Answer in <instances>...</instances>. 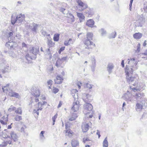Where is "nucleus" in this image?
Segmentation results:
<instances>
[{"label":"nucleus","instance_id":"nucleus-53","mask_svg":"<svg viewBox=\"0 0 147 147\" xmlns=\"http://www.w3.org/2000/svg\"><path fill=\"white\" fill-rule=\"evenodd\" d=\"M65 49V47H61L59 50V54H61V52L63 51Z\"/></svg>","mask_w":147,"mask_h":147},{"label":"nucleus","instance_id":"nucleus-45","mask_svg":"<svg viewBox=\"0 0 147 147\" xmlns=\"http://www.w3.org/2000/svg\"><path fill=\"white\" fill-rule=\"evenodd\" d=\"M22 47L23 50L24 49V48H25L26 49L25 50V51H27V45L24 42H22Z\"/></svg>","mask_w":147,"mask_h":147},{"label":"nucleus","instance_id":"nucleus-16","mask_svg":"<svg viewBox=\"0 0 147 147\" xmlns=\"http://www.w3.org/2000/svg\"><path fill=\"white\" fill-rule=\"evenodd\" d=\"M9 94L11 97L17 98H19L20 97V96L18 93L13 92L12 90H10L9 92Z\"/></svg>","mask_w":147,"mask_h":147},{"label":"nucleus","instance_id":"nucleus-60","mask_svg":"<svg viewBox=\"0 0 147 147\" xmlns=\"http://www.w3.org/2000/svg\"><path fill=\"white\" fill-rule=\"evenodd\" d=\"M3 86L2 88V89L4 92H6L8 90L9 88H8V87L4 88V89H3Z\"/></svg>","mask_w":147,"mask_h":147},{"label":"nucleus","instance_id":"nucleus-51","mask_svg":"<svg viewBox=\"0 0 147 147\" xmlns=\"http://www.w3.org/2000/svg\"><path fill=\"white\" fill-rule=\"evenodd\" d=\"M143 8L144 11L147 13V2L144 4Z\"/></svg>","mask_w":147,"mask_h":147},{"label":"nucleus","instance_id":"nucleus-36","mask_svg":"<svg viewBox=\"0 0 147 147\" xmlns=\"http://www.w3.org/2000/svg\"><path fill=\"white\" fill-rule=\"evenodd\" d=\"M67 16L70 19L71 22H73L74 21V17L72 14L69 13L67 15Z\"/></svg>","mask_w":147,"mask_h":147},{"label":"nucleus","instance_id":"nucleus-56","mask_svg":"<svg viewBox=\"0 0 147 147\" xmlns=\"http://www.w3.org/2000/svg\"><path fill=\"white\" fill-rule=\"evenodd\" d=\"M44 132H45L44 131H42L40 134V136L41 138L42 139H43V137H44L43 134L44 133Z\"/></svg>","mask_w":147,"mask_h":147},{"label":"nucleus","instance_id":"nucleus-55","mask_svg":"<svg viewBox=\"0 0 147 147\" xmlns=\"http://www.w3.org/2000/svg\"><path fill=\"white\" fill-rule=\"evenodd\" d=\"M67 56L65 57H64L60 58L61 60L62 61L63 63L64 61H65L67 60Z\"/></svg>","mask_w":147,"mask_h":147},{"label":"nucleus","instance_id":"nucleus-20","mask_svg":"<svg viewBox=\"0 0 147 147\" xmlns=\"http://www.w3.org/2000/svg\"><path fill=\"white\" fill-rule=\"evenodd\" d=\"M144 96V94L143 93H138L136 94L135 98L138 101H140V100Z\"/></svg>","mask_w":147,"mask_h":147},{"label":"nucleus","instance_id":"nucleus-25","mask_svg":"<svg viewBox=\"0 0 147 147\" xmlns=\"http://www.w3.org/2000/svg\"><path fill=\"white\" fill-rule=\"evenodd\" d=\"M11 141L10 140L5 141L2 144L0 145V147H5L8 144H11Z\"/></svg>","mask_w":147,"mask_h":147},{"label":"nucleus","instance_id":"nucleus-11","mask_svg":"<svg viewBox=\"0 0 147 147\" xmlns=\"http://www.w3.org/2000/svg\"><path fill=\"white\" fill-rule=\"evenodd\" d=\"M39 26V24H36L33 22L30 24V25H29V28L32 32L36 33L37 28Z\"/></svg>","mask_w":147,"mask_h":147},{"label":"nucleus","instance_id":"nucleus-15","mask_svg":"<svg viewBox=\"0 0 147 147\" xmlns=\"http://www.w3.org/2000/svg\"><path fill=\"white\" fill-rule=\"evenodd\" d=\"M92 64L91 65V68L92 71L94 72L95 71V68L96 66L95 59L94 58H92L91 60Z\"/></svg>","mask_w":147,"mask_h":147},{"label":"nucleus","instance_id":"nucleus-52","mask_svg":"<svg viewBox=\"0 0 147 147\" xmlns=\"http://www.w3.org/2000/svg\"><path fill=\"white\" fill-rule=\"evenodd\" d=\"M56 79L59 81H62L63 80V78L60 76H57Z\"/></svg>","mask_w":147,"mask_h":147},{"label":"nucleus","instance_id":"nucleus-12","mask_svg":"<svg viewBox=\"0 0 147 147\" xmlns=\"http://www.w3.org/2000/svg\"><path fill=\"white\" fill-rule=\"evenodd\" d=\"M25 15L24 14H20L17 16V23H22L24 20Z\"/></svg>","mask_w":147,"mask_h":147},{"label":"nucleus","instance_id":"nucleus-7","mask_svg":"<svg viewBox=\"0 0 147 147\" xmlns=\"http://www.w3.org/2000/svg\"><path fill=\"white\" fill-rule=\"evenodd\" d=\"M75 101L73 103V106L71 107V110L74 112L78 111L80 106V102L77 100Z\"/></svg>","mask_w":147,"mask_h":147},{"label":"nucleus","instance_id":"nucleus-9","mask_svg":"<svg viewBox=\"0 0 147 147\" xmlns=\"http://www.w3.org/2000/svg\"><path fill=\"white\" fill-rule=\"evenodd\" d=\"M6 46L9 48L10 47L11 50H13L16 46V43L13 41L9 40L6 44Z\"/></svg>","mask_w":147,"mask_h":147},{"label":"nucleus","instance_id":"nucleus-10","mask_svg":"<svg viewBox=\"0 0 147 147\" xmlns=\"http://www.w3.org/2000/svg\"><path fill=\"white\" fill-rule=\"evenodd\" d=\"M132 94L129 93L128 91L122 97V98L125 100L131 101Z\"/></svg>","mask_w":147,"mask_h":147},{"label":"nucleus","instance_id":"nucleus-49","mask_svg":"<svg viewBox=\"0 0 147 147\" xmlns=\"http://www.w3.org/2000/svg\"><path fill=\"white\" fill-rule=\"evenodd\" d=\"M132 90H133L134 92L136 91H139L140 90V88H138L137 87H133L131 88Z\"/></svg>","mask_w":147,"mask_h":147},{"label":"nucleus","instance_id":"nucleus-14","mask_svg":"<svg viewBox=\"0 0 147 147\" xmlns=\"http://www.w3.org/2000/svg\"><path fill=\"white\" fill-rule=\"evenodd\" d=\"M77 92L78 91L76 89H73L71 91V94L74 99V100H76V99H77L78 97Z\"/></svg>","mask_w":147,"mask_h":147},{"label":"nucleus","instance_id":"nucleus-54","mask_svg":"<svg viewBox=\"0 0 147 147\" xmlns=\"http://www.w3.org/2000/svg\"><path fill=\"white\" fill-rule=\"evenodd\" d=\"M59 90V89L57 88H54L53 89V91L54 93L56 94L58 92Z\"/></svg>","mask_w":147,"mask_h":147},{"label":"nucleus","instance_id":"nucleus-22","mask_svg":"<svg viewBox=\"0 0 147 147\" xmlns=\"http://www.w3.org/2000/svg\"><path fill=\"white\" fill-rule=\"evenodd\" d=\"M94 24V22L92 19L88 20L86 25L89 27H92Z\"/></svg>","mask_w":147,"mask_h":147},{"label":"nucleus","instance_id":"nucleus-50","mask_svg":"<svg viewBox=\"0 0 147 147\" xmlns=\"http://www.w3.org/2000/svg\"><path fill=\"white\" fill-rule=\"evenodd\" d=\"M142 55H144L145 56L144 57H142V58H146L147 59V50L144 53H142Z\"/></svg>","mask_w":147,"mask_h":147},{"label":"nucleus","instance_id":"nucleus-18","mask_svg":"<svg viewBox=\"0 0 147 147\" xmlns=\"http://www.w3.org/2000/svg\"><path fill=\"white\" fill-rule=\"evenodd\" d=\"M77 15L79 18L80 22L84 21L85 20V16L82 13H77Z\"/></svg>","mask_w":147,"mask_h":147},{"label":"nucleus","instance_id":"nucleus-34","mask_svg":"<svg viewBox=\"0 0 147 147\" xmlns=\"http://www.w3.org/2000/svg\"><path fill=\"white\" fill-rule=\"evenodd\" d=\"M47 44L49 48L52 47L54 45V43L51 40H50L47 38Z\"/></svg>","mask_w":147,"mask_h":147},{"label":"nucleus","instance_id":"nucleus-27","mask_svg":"<svg viewBox=\"0 0 147 147\" xmlns=\"http://www.w3.org/2000/svg\"><path fill=\"white\" fill-rule=\"evenodd\" d=\"M63 63L62 61L61 60L60 58H58L57 61L55 65L57 67H60Z\"/></svg>","mask_w":147,"mask_h":147},{"label":"nucleus","instance_id":"nucleus-48","mask_svg":"<svg viewBox=\"0 0 147 147\" xmlns=\"http://www.w3.org/2000/svg\"><path fill=\"white\" fill-rule=\"evenodd\" d=\"M26 128V127L25 125H24L20 129V131L21 132L25 133V129Z\"/></svg>","mask_w":147,"mask_h":147},{"label":"nucleus","instance_id":"nucleus-46","mask_svg":"<svg viewBox=\"0 0 147 147\" xmlns=\"http://www.w3.org/2000/svg\"><path fill=\"white\" fill-rule=\"evenodd\" d=\"M90 141L88 138H84L83 139V142L84 143H88L87 142Z\"/></svg>","mask_w":147,"mask_h":147},{"label":"nucleus","instance_id":"nucleus-17","mask_svg":"<svg viewBox=\"0 0 147 147\" xmlns=\"http://www.w3.org/2000/svg\"><path fill=\"white\" fill-rule=\"evenodd\" d=\"M114 67V65L112 63H109L108 64L107 67V71H108L109 74H111L112 71V70Z\"/></svg>","mask_w":147,"mask_h":147},{"label":"nucleus","instance_id":"nucleus-30","mask_svg":"<svg viewBox=\"0 0 147 147\" xmlns=\"http://www.w3.org/2000/svg\"><path fill=\"white\" fill-rule=\"evenodd\" d=\"M38 102V103L36 105V106L37 107V111H39V110L41 111L42 109V107L43 105L42 104V103L40 102H39V101Z\"/></svg>","mask_w":147,"mask_h":147},{"label":"nucleus","instance_id":"nucleus-2","mask_svg":"<svg viewBox=\"0 0 147 147\" xmlns=\"http://www.w3.org/2000/svg\"><path fill=\"white\" fill-rule=\"evenodd\" d=\"M82 98L83 100L86 103L84 105V114L87 115L89 113V112L86 113L88 111H90L93 109L92 105L89 103L92 100V96L90 94H83Z\"/></svg>","mask_w":147,"mask_h":147},{"label":"nucleus","instance_id":"nucleus-5","mask_svg":"<svg viewBox=\"0 0 147 147\" xmlns=\"http://www.w3.org/2000/svg\"><path fill=\"white\" fill-rule=\"evenodd\" d=\"M32 96H31V100H34V102H37L39 101L38 97L40 95V92L38 89H33L31 93Z\"/></svg>","mask_w":147,"mask_h":147},{"label":"nucleus","instance_id":"nucleus-32","mask_svg":"<svg viewBox=\"0 0 147 147\" xmlns=\"http://www.w3.org/2000/svg\"><path fill=\"white\" fill-rule=\"evenodd\" d=\"M103 147H108V142L107 140V138L106 137L104 140L103 141Z\"/></svg>","mask_w":147,"mask_h":147},{"label":"nucleus","instance_id":"nucleus-29","mask_svg":"<svg viewBox=\"0 0 147 147\" xmlns=\"http://www.w3.org/2000/svg\"><path fill=\"white\" fill-rule=\"evenodd\" d=\"M14 38V37L13 36L12 32H9L8 34V39L9 40H12Z\"/></svg>","mask_w":147,"mask_h":147},{"label":"nucleus","instance_id":"nucleus-57","mask_svg":"<svg viewBox=\"0 0 147 147\" xmlns=\"http://www.w3.org/2000/svg\"><path fill=\"white\" fill-rule=\"evenodd\" d=\"M55 83L59 84H60L62 82V81H59L57 79L55 80Z\"/></svg>","mask_w":147,"mask_h":147},{"label":"nucleus","instance_id":"nucleus-4","mask_svg":"<svg viewBox=\"0 0 147 147\" xmlns=\"http://www.w3.org/2000/svg\"><path fill=\"white\" fill-rule=\"evenodd\" d=\"M29 54L27 53L25 56L27 60H28L29 59H35L36 58V55L39 51V48L32 47L29 48Z\"/></svg>","mask_w":147,"mask_h":147},{"label":"nucleus","instance_id":"nucleus-41","mask_svg":"<svg viewBox=\"0 0 147 147\" xmlns=\"http://www.w3.org/2000/svg\"><path fill=\"white\" fill-rule=\"evenodd\" d=\"M116 36V32H115L111 33L109 36V38H115Z\"/></svg>","mask_w":147,"mask_h":147},{"label":"nucleus","instance_id":"nucleus-35","mask_svg":"<svg viewBox=\"0 0 147 147\" xmlns=\"http://www.w3.org/2000/svg\"><path fill=\"white\" fill-rule=\"evenodd\" d=\"M60 34H54L53 37V40L55 41H58L59 39Z\"/></svg>","mask_w":147,"mask_h":147},{"label":"nucleus","instance_id":"nucleus-64","mask_svg":"<svg viewBox=\"0 0 147 147\" xmlns=\"http://www.w3.org/2000/svg\"><path fill=\"white\" fill-rule=\"evenodd\" d=\"M65 8L62 7H61L60 9V11L63 12L64 14H65V13L64 12V11H65Z\"/></svg>","mask_w":147,"mask_h":147},{"label":"nucleus","instance_id":"nucleus-23","mask_svg":"<svg viewBox=\"0 0 147 147\" xmlns=\"http://www.w3.org/2000/svg\"><path fill=\"white\" fill-rule=\"evenodd\" d=\"M79 142L75 140H72L71 144L72 147H77L79 145Z\"/></svg>","mask_w":147,"mask_h":147},{"label":"nucleus","instance_id":"nucleus-43","mask_svg":"<svg viewBox=\"0 0 147 147\" xmlns=\"http://www.w3.org/2000/svg\"><path fill=\"white\" fill-rule=\"evenodd\" d=\"M8 53L12 57H14L16 56L14 53L12 51H8Z\"/></svg>","mask_w":147,"mask_h":147},{"label":"nucleus","instance_id":"nucleus-58","mask_svg":"<svg viewBox=\"0 0 147 147\" xmlns=\"http://www.w3.org/2000/svg\"><path fill=\"white\" fill-rule=\"evenodd\" d=\"M137 51L138 52H139L140 50V43H138L137 46Z\"/></svg>","mask_w":147,"mask_h":147},{"label":"nucleus","instance_id":"nucleus-26","mask_svg":"<svg viewBox=\"0 0 147 147\" xmlns=\"http://www.w3.org/2000/svg\"><path fill=\"white\" fill-rule=\"evenodd\" d=\"M142 36V34L140 33H136L134 34V38L136 39L140 38Z\"/></svg>","mask_w":147,"mask_h":147},{"label":"nucleus","instance_id":"nucleus-39","mask_svg":"<svg viewBox=\"0 0 147 147\" xmlns=\"http://www.w3.org/2000/svg\"><path fill=\"white\" fill-rule=\"evenodd\" d=\"M99 32L100 33L102 36H104L106 34V31L103 29L102 28L99 30Z\"/></svg>","mask_w":147,"mask_h":147},{"label":"nucleus","instance_id":"nucleus-24","mask_svg":"<svg viewBox=\"0 0 147 147\" xmlns=\"http://www.w3.org/2000/svg\"><path fill=\"white\" fill-rule=\"evenodd\" d=\"M2 118L3 120L1 119L0 120L1 123L3 125L6 124L7 121H8V120L7 116L6 118L5 117V116H3Z\"/></svg>","mask_w":147,"mask_h":147},{"label":"nucleus","instance_id":"nucleus-21","mask_svg":"<svg viewBox=\"0 0 147 147\" xmlns=\"http://www.w3.org/2000/svg\"><path fill=\"white\" fill-rule=\"evenodd\" d=\"M89 125L87 123L84 124L82 126V129L84 132L87 131L89 129Z\"/></svg>","mask_w":147,"mask_h":147},{"label":"nucleus","instance_id":"nucleus-28","mask_svg":"<svg viewBox=\"0 0 147 147\" xmlns=\"http://www.w3.org/2000/svg\"><path fill=\"white\" fill-rule=\"evenodd\" d=\"M136 111H139L142 109L143 106L141 104L138 103L136 104Z\"/></svg>","mask_w":147,"mask_h":147},{"label":"nucleus","instance_id":"nucleus-19","mask_svg":"<svg viewBox=\"0 0 147 147\" xmlns=\"http://www.w3.org/2000/svg\"><path fill=\"white\" fill-rule=\"evenodd\" d=\"M10 134L12 139L14 142H16L18 140V137L16 134L14 132H11Z\"/></svg>","mask_w":147,"mask_h":147},{"label":"nucleus","instance_id":"nucleus-33","mask_svg":"<svg viewBox=\"0 0 147 147\" xmlns=\"http://www.w3.org/2000/svg\"><path fill=\"white\" fill-rule=\"evenodd\" d=\"M77 116L76 113H73L71 117L69 119V121H72L76 119L77 117Z\"/></svg>","mask_w":147,"mask_h":147},{"label":"nucleus","instance_id":"nucleus-47","mask_svg":"<svg viewBox=\"0 0 147 147\" xmlns=\"http://www.w3.org/2000/svg\"><path fill=\"white\" fill-rule=\"evenodd\" d=\"M92 85L91 84L87 83L86 84V87L88 89H90L92 88Z\"/></svg>","mask_w":147,"mask_h":147},{"label":"nucleus","instance_id":"nucleus-62","mask_svg":"<svg viewBox=\"0 0 147 147\" xmlns=\"http://www.w3.org/2000/svg\"><path fill=\"white\" fill-rule=\"evenodd\" d=\"M2 136L4 138H8L9 136V135L7 134H7L6 135H5L4 134H3L2 135Z\"/></svg>","mask_w":147,"mask_h":147},{"label":"nucleus","instance_id":"nucleus-31","mask_svg":"<svg viewBox=\"0 0 147 147\" xmlns=\"http://www.w3.org/2000/svg\"><path fill=\"white\" fill-rule=\"evenodd\" d=\"M17 22V16L13 17V15H12L11 17V23L12 24L14 25L16 22Z\"/></svg>","mask_w":147,"mask_h":147},{"label":"nucleus","instance_id":"nucleus-8","mask_svg":"<svg viewBox=\"0 0 147 147\" xmlns=\"http://www.w3.org/2000/svg\"><path fill=\"white\" fill-rule=\"evenodd\" d=\"M77 2L78 4L79 7L80 8V10L81 11H83L87 7V5L83 3L82 1L80 0H77Z\"/></svg>","mask_w":147,"mask_h":147},{"label":"nucleus","instance_id":"nucleus-40","mask_svg":"<svg viewBox=\"0 0 147 147\" xmlns=\"http://www.w3.org/2000/svg\"><path fill=\"white\" fill-rule=\"evenodd\" d=\"M46 52L47 54H48L50 58H51L52 54L51 53V51L49 48L48 49L46 50Z\"/></svg>","mask_w":147,"mask_h":147},{"label":"nucleus","instance_id":"nucleus-63","mask_svg":"<svg viewBox=\"0 0 147 147\" xmlns=\"http://www.w3.org/2000/svg\"><path fill=\"white\" fill-rule=\"evenodd\" d=\"M57 114H56L53 117H52V120H56V119L57 118Z\"/></svg>","mask_w":147,"mask_h":147},{"label":"nucleus","instance_id":"nucleus-13","mask_svg":"<svg viewBox=\"0 0 147 147\" xmlns=\"http://www.w3.org/2000/svg\"><path fill=\"white\" fill-rule=\"evenodd\" d=\"M94 13L92 9L88 8L87 9L86 12V15L87 16L91 17Z\"/></svg>","mask_w":147,"mask_h":147},{"label":"nucleus","instance_id":"nucleus-6","mask_svg":"<svg viewBox=\"0 0 147 147\" xmlns=\"http://www.w3.org/2000/svg\"><path fill=\"white\" fill-rule=\"evenodd\" d=\"M127 61L128 65H126V67L127 66L130 69L132 68V67L134 68L136 67V66L138 63L137 60L134 58L128 59Z\"/></svg>","mask_w":147,"mask_h":147},{"label":"nucleus","instance_id":"nucleus-38","mask_svg":"<svg viewBox=\"0 0 147 147\" xmlns=\"http://www.w3.org/2000/svg\"><path fill=\"white\" fill-rule=\"evenodd\" d=\"M15 112L17 114L21 115L22 113V109L21 107L18 108L17 110H16Z\"/></svg>","mask_w":147,"mask_h":147},{"label":"nucleus","instance_id":"nucleus-1","mask_svg":"<svg viewBox=\"0 0 147 147\" xmlns=\"http://www.w3.org/2000/svg\"><path fill=\"white\" fill-rule=\"evenodd\" d=\"M133 68L130 69L127 66H126L125 72L126 73L127 81L129 84L136 86L138 85V81L137 76L133 74Z\"/></svg>","mask_w":147,"mask_h":147},{"label":"nucleus","instance_id":"nucleus-3","mask_svg":"<svg viewBox=\"0 0 147 147\" xmlns=\"http://www.w3.org/2000/svg\"><path fill=\"white\" fill-rule=\"evenodd\" d=\"M86 36V38L84 41V43L86 45L85 49H92L95 46L94 44L91 41L92 39L93 34L90 32L87 33Z\"/></svg>","mask_w":147,"mask_h":147},{"label":"nucleus","instance_id":"nucleus-44","mask_svg":"<svg viewBox=\"0 0 147 147\" xmlns=\"http://www.w3.org/2000/svg\"><path fill=\"white\" fill-rule=\"evenodd\" d=\"M16 108L15 107H13L12 105L10 106V107L8 109V111L10 112L15 110Z\"/></svg>","mask_w":147,"mask_h":147},{"label":"nucleus","instance_id":"nucleus-42","mask_svg":"<svg viewBox=\"0 0 147 147\" xmlns=\"http://www.w3.org/2000/svg\"><path fill=\"white\" fill-rule=\"evenodd\" d=\"M14 119L16 121H19L22 119V117L21 116L17 115L14 118Z\"/></svg>","mask_w":147,"mask_h":147},{"label":"nucleus","instance_id":"nucleus-37","mask_svg":"<svg viewBox=\"0 0 147 147\" xmlns=\"http://www.w3.org/2000/svg\"><path fill=\"white\" fill-rule=\"evenodd\" d=\"M41 33L44 36H49V37H50V34H48L46 31H45V30H42L41 31Z\"/></svg>","mask_w":147,"mask_h":147},{"label":"nucleus","instance_id":"nucleus-59","mask_svg":"<svg viewBox=\"0 0 147 147\" xmlns=\"http://www.w3.org/2000/svg\"><path fill=\"white\" fill-rule=\"evenodd\" d=\"M53 81L51 80H50L47 82V83L48 85H51Z\"/></svg>","mask_w":147,"mask_h":147},{"label":"nucleus","instance_id":"nucleus-61","mask_svg":"<svg viewBox=\"0 0 147 147\" xmlns=\"http://www.w3.org/2000/svg\"><path fill=\"white\" fill-rule=\"evenodd\" d=\"M71 43V42H69L68 41L66 40L65 41L64 44L66 46H67L70 45Z\"/></svg>","mask_w":147,"mask_h":147}]
</instances>
